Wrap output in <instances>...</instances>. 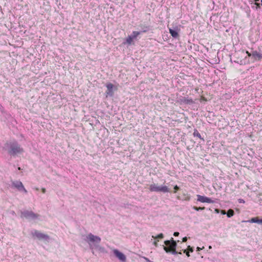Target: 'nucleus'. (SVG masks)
Listing matches in <instances>:
<instances>
[{"instance_id": "18", "label": "nucleus", "mask_w": 262, "mask_h": 262, "mask_svg": "<svg viewBox=\"0 0 262 262\" xmlns=\"http://www.w3.org/2000/svg\"><path fill=\"white\" fill-rule=\"evenodd\" d=\"M259 1L260 0H254V5H255V9L256 10H258L260 8V4L259 3Z\"/></svg>"}, {"instance_id": "25", "label": "nucleus", "mask_w": 262, "mask_h": 262, "mask_svg": "<svg viewBox=\"0 0 262 262\" xmlns=\"http://www.w3.org/2000/svg\"><path fill=\"white\" fill-rule=\"evenodd\" d=\"M158 239H156L154 243H153V244L156 246V247H157L158 246Z\"/></svg>"}, {"instance_id": "26", "label": "nucleus", "mask_w": 262, "mask_h": 262, "mask_svg": "<svg viewBox=\"0 0 262 262\" xmlns=\"http://www.w3.org/2000/svg\"><path fill=\"white\" fill-rule=\"evenodd\" d=\"M246 53L247 54L248 57L252 56V53H249L248 51L246 52Z\"/></svg>"}, {"instance_id": "19", "label": "nucleus", "mask_w": 262, "mask_h": 262, "mask_svg": "<svg viewBox=\"0 0 262 262\" xmlns=\"http://www.w3.org/2000/svg\"><path fill=\"white\" fill-rule=\"evenodd\" d=\"M164 237V235L163 233H160L157 236H152V238H154L155 239H158L159 238L162 239Z\"/></svg>"}, {"instance_id": "33", "label": "nucleus", "mask_w": 262, "mask_h": 262, "mask_svg": "<svg viewBox=\"0 0 262 262\" xmlns=\"http://www.w3.org/2000/svg\"><path fill=\"white\" fill-rule=\"evenodd\" d=\"M215 211L216 212H217V213H219V209H215Z\"/></svg>"}, {"instance_id": "24", "label": "nucleus", "mask_w": 262, "mask_h": 262, "mask_svg": "<svg viewBox=\"0 0 262 262\" xmlns=\"http://www.w3.org/2000/svg\"><path fill=\"white\" fill-rule=\"evenodd\" d=\"M174 193H176L177 191L179 189V187L177 185H176L174 187Z\"/></svg>"}, {"instance_id": "28", "label": "nucleus", "mask_w": 262, "mask_h": 262, "mask_svg": "<svg viewBox=\"0 0 262 262\" xmlns=\"http://www.w3.org/2000/svg\"><path fill=\"white\" fill-rule=\"evenodd\" d=\"M179 235V233L178 232H174L173 233V235L175 236H177Z\"/></svg>"}, {"instance_id": "10", "label": "nucleus", "mask_w": 262, "mask_h": 262, "mask_svg": "<svg viewBox=\"0 0 262 262\" xmlns=\"http://www.w3.org/2000/svg\"><path fill=\"white\" fill-rule=\"evenodd\" d=\"M197 201L202 203H213V201L209 198L199 194L196 195Z\"/></svg>"}, {"instance_id": "35", "label": "nucleus", "mask_w": 262, "mask_h": 262, "mask_svg": "<svg viewBox=\"0 0 262 262\" xmlns=\"http://www.w3.org/2000/svg\"><path fill=\"white\" fill-rule=\"evenodd\" d=\"M35 189H36V190H37V191L39 190V189H38V188H35Z\"/></svg>"}, {"instance_id": "12", "label": "nucleus", "mask_w": 262, "mask_h": 262, "mask_svg": "<svg viewBox=\"0 0 262 262\" xmlns=\"http://www.w3.org/2000/svg\"><path fill=\"white\" fill-rule=\"evenodd\" d=\"M244 222H250V223H256L259 224H262V219H259L258 217H255L251 219L249 221H244Z\"/></svg>"}, {"instance_id": "37", "label": "nucleus", "mask_w": 262, "mask_h": 262, "mask_svg": "<svg viewBox=\"0 0 262 262\" xmlns=\"http://www.w3.org/2000/svg\"><path fill=\"white\" fill-rule=\"evenodd\" d=\"M261 5L262 6V0H260Z\"/></svg>"}, {"instance_id": "23", "label": "nucleus", "mask_w": 262, "mask_h": 262, "mask_svg": "<svg viewBox=\"0 0 262 262\" xmlns=\"http://www.w3.org/2000/svg\"><path fill=\"white\" fill-rule=\"evenodd\" d=\"M187 249L189 252L190 251L191 252H192L193 251L192 247H190V246H188Z\"/></svg>"}, {"instance_id": "17", "label": "nucleus", "mask_w": 262, "mask_h": 262, "mask_svg": "<svg viewBox=\"0 0 262 262\" xmlns=\"http://www.w3.org/2000/svg\"><path fill=\"white\" fill-rule=\"evenodd\" d=\"M234 214V211L231 209H229L228 211H227V215L228 217H232V216H233Z\"/></svg>"}, {"instance_id": "1", "label": "nucleus", "mask_w": 262, "mask_h": 262, "mask_svg": "<svg viewBox=\"0 0 262 262\" xmlns=\"http://www.w3.org/2000/svg\"><path fill=\"white\" fill-rule=\"evenodd\" d=\"M6 145L8 148V153L11 155L14 156L24 152L23 148L16 141L7 142Z\"/></svg>"}, {"instance_id": "2", "label": "nucleus", "mask_w": 262, "mask_h": 262, "mask_svg": "<svg viewBox=\"0 0 262 262\" xmlns=\"http://www.w3.org/2000/svg\"><path fill=\"white\" fill-rule=\"evenodd\" d=\"M164 244L166 246H164L163 249L166 252H171L173 254H182L181 252L176 251L177 243L172 237L171 238L170 240L164 241Z\"/></svg>"}, {"instance_id": "21", "label": "nucleus", "mask_w": 262, "mask_h": 262, "mask_svg": "<svg viewBox=\"0 0 262 262\" xmlns=\"http://www.w3.org/2000/svg\"><path fill=\"white\" fill-rule=\"evenodd\" d=\"M193 209H194L196 211H199V210H203L205 209V207H196V206H194L193 207Z\"/></svg>"}, {"instance_id": "39", "label": "nucleus", "mask_w": 262, "mask_h": 262, "mask_svg": "<svg viewBox=\"0 0 262 262\" xmlns=\"http://www.w3.org/2000/svg\"><path fill=\"white\" fill-rule=\"evenodd\" d=\"M242 202H244V201H240V203H242Z\"/></svg>"}, {"instance_id": "16", "label": "nucleus", "mask_w": 262, "mask_h": 262, "mask_svg": "<svg viewBox=\"0 0 262 262\" xmlns=\"http://www.w3.org/2000/svg\"><path fill=\"white\" fill-rule=\"evenodd\" d=\"M169 31L170 34L173 37L177 38L179 36V34L177 31H176L171 29H169Z\"/></svg>"}, {"instance_id": "30", "label": "nucleus", "mask_w": 262, "mask_h": 262, "mask_svg": "<svg viewBox=\"0 0 262 262\" xmlns=\"http://www.w3.org/2000/svg\"><path fill=\"white\" fill-rule=\"evenodd\" d=\"M201 100L206 101V99L204 97L202 96L201 98Z\"/></svg>"}, {"instance_id": "43", "label": "nucleus", "mask_w": 262, "mask_h": 262, "mask_svg": "<svg viewBox=\"0 0 262 262\" xmlns=\"http://www.w3.org/2000/svg\"><path fill=\"white\" fill-rule=\"evenodd\" d=\"M261 262H262V261Z\"/></svg>"}, {"instance_id": "6", "label": "nucleus", "mask_w": 262, "mask_h": 262, "mask_svg": "<svg viewBox=\"0 0 262 262\" xmlns=\"http://www.w3.org/2000/svg\"><path fill=\"white\" fill-rule=\"evenodd\" d=\"M101 238L97 236H95L92 233L89 234L86 236V242L90 245L91 243L99 244Z\"/></svg>"}, {"instance_id": "27", "label": "nucleus", "mask_w": 262, "mask_h": 262, "mask_svg": "<svg viewBox=\"0 0 262 262\" xmlns=\"http://www.w3.org/2000/svg\"><path fill=\"white\" fill-rule=\"evenodd\" d=\"M187 237H184L182 239V242H186L187 241Z\"/></svg>"}, {"instance_id": "40", "label": "nucleus", "mask_w": 262, "mask_h": 262, "mask_svg": "<svg viewBox=\"0 0 262 262\" xmlns=\"http://www.w3.org/2000/svg\"><path fill=\"white\" fill-rule=\"evenodd\" d=\"M242 202H244V201H240V203H242Z\"/></svg>"}, {"instance_id": "11", "label": "nucleus", "mask_w": 262, "mask_h": 262, "mask_svg": "<svg viewBox=\"0 0 262 262\" xmlns=\"http://www.w3.org/2000/svg\"><path fill=\"white\" fill-rule=\"evenodd\" d=\"M106 87L107 88L106 94L112 96L113 95V89L114 88V85L111 83H107L106 85Z\"/></svg>"}, {"instance_id": "41", "label": "nucleus", "mask_w": 262, "mask_h": 262, "mask_svg": "<svg viewBox=\"0 0 262 262\" xmlns=\"http://www.w3.org/2000/svg\"><path fill=\"white\" fill-rule=\"evenodd\" d=\"M146 31V30H144L143 31V32H145Z\"/></svg>"}, {"instance_id": "20", "label": "nucleus", "mask_w": 262, "mask_h": 262, "mask_svg": "<svg viewBox=\"0 0 262 262\" xmlns=\"http://www.w3.org/2000/svg\"><path fill=\"white\" fill-rule=\"evenodd\" d=\"M193 135V136L194 137H198L199 138H200V139L201 138V134H200V133L196 129H195L194 130Z\"/></svg>"}, {"instance_id": "31", "label": "nucleus", "mask_w": 262, "mask_h": 262, "mask_svg": "<svg viewBox=\"0 0 262 262\" xmlns=\"http://www.w3.org/2000/svg\"><path fill=\"white\" fill-rule=\"evenodd\" d=\"M41 191H42V193H45L46 192V189L45 188H42L41 189Z\"/></svg>"}, {"instance_id": "34", "label": "nucleus", "mask_w": 262, "mask_h": 262, "mask_svg": "<svg viewBox=\"0 0 262 262\" xmlns=\"http://www.w3.org/2000/svg\"><path fill=\"white\" fill-rule=\"evenodd\" d=\"M186 200H190V197H188V198L187 199H186Z\"/></svg>"}, {"instance_id": "22", "label": "nucleus", "mask_w": 262, "mask_h": 262, "mask_svg": "<svg viewBox=\"0 0 262 262\" xmlns=\"http://www.w3.org/2000/svg\"><path fill=\"white\" fill-rule=\"evenodd\" d=\"M183 253H185L188 257L190 256L189 252L187 250H183Z\"/></svg>"}, {"instance_id": "13", "label": "nucleus", "mask_w": 262, "mask_h": 262, "mask_svg": "<svg viewBox=\"0 0 262 262\" xmlns=\"http://www.w3.org/2000/svg\"><path fill=\"white\" fill-rule=\"evenodd\" d=\"M244 222H250V223H256L259 224H262V219H259L258 217H255L251 219L249 221H244Z\"/></svg>"}, {"instance_id": "8", "label": "nucleus", "mask_w": 262, "mask_h": 262, "mask_svg": "<svg viewBox=\"0 0 262 262\" xmlns=\"http://www.w3.org/2000/svg\"><path fill=\"white\" fill-rule=\"evenodd\" d=\"M38 214L34 213L31 211H24L21 212V216L26 218L35 219L38 217Z\"/></svg>"}, {"instance_id": "15", "label": "nucleus", "mask_w": 262, "mask_h": 262, "mask_svg": "<svg viewBox=\"0 0 262 262\" xmlns=\"http://www.w3.org/2000/svg\"><path fill=\"white\" fill-rule=\"evenodd\" d=\"M181 102L185 104H191L193 103L192 99H188L185 97L181 99Z\"/></svg>"}, {"instance_id": "14", "label": "nucleus", "mask_w": 262, "mask_h": 262, "mask_svg": "<svg viewBox=\"0 0 262 262\" xmlns=\"http://www.w3.org/2000/svg\"><path fill=\"white\" fill-rule=\"evenodd\" d=\"M252 56L257 60H260L262 59V54L258 53L257 51H254L252 53Z\"/></svg>"}, {"instance_id": "29", "label": "nucleus", "mask_w": 262, "mask_h": 262, "mask_svg": "<svg viewBox=\"0 0 262 262\" xmlns=\"http://www.w3.org/2000/svg\"><path fill=\"white\" fill-rule=\"evenodd\" d=\"M144 259H145V260L146 261V262H153V261H151V260H150L147 257H144Z\"/></svg>"}, {"instance_id": "38", "label": "nucleus", "mask_w": 262, "mask_h": 262, "mask_svg": "<svg viewBox=\"0 0 262 262\" xmlns=\"http://www.w3.org/2000/svg\"><path fill=\"white\" fill-rule=\"evenodd\" d=\"M242 202H244V201H240V203H242Z\"/></svg>"}, {"instance_id": "36", "label": "nucleus", "mask_w": 262, "mask_h": 262, "mask_svg": "<svg viewBox=\"0 0 262 262\" xmlns=\"http://www.w3.org/2000/svg\"><path fill=\"white\" fill-rule=\"evenodd\" d=\"M242 53H244V50L242 51Z\"/></svg>"}, {"instance_id": "42", "label": "nucleus", "mask_w": 262, "mask_h": 262, "mask_svg": "<svg viewBox=\"0 0 262 262\" xmlns=\"http://www.w3.org/2000/svg\"><path fill=\"white\" fill-rule=\"evenodd\" d=\"M18 170H20V167H18Z\"/></svg>"}, {"instance_id": "32", "label": "nucleus", "mask_w": 262, "mask_h": 262, "mask_svg": "<svg viewBox=\"0 0 262 262\" xmlns=\"http://www.w3.org/2000/svg\"><path fill=\"white\" fill-rule=\"evenodd\" d=\"M221 213H222V214H226V212H225V210H222Z\"/></svg>"}, {"instance_id": "4", "label": "nucleus", "mask_w": 262, "mask_h": 262, "mask_svg": "<svg viewBox=\"0 0 262 262\" xmlns=\"http://www.w3.org/2000/svg\"><path fill=\"white\" fill-rule=\"evenodd\" d=\"M140 33L141 32L139 31H133L132 35H129L126 37L125 41L123 42V44H127L128 45H134L135 43L134 42V40L136 39Z\"/></svg>"}, {"instance_id": "3", "label": "nucleus", "mask_w": 262, "mask_h": 262, "mask_svg": "<svg viewBox=\"0 0 262 262\" xmlns=\"http://www.w3.org/2000/svg\"><path fill=\"white\" fill-rule=\"evenodd\" d=\"M149 189L151 192H170L169 188L166 185L158 186L157 184H152L149 185Z\"/></svg>"}, {"instance_id": "9", "label": "nucleus", "mask_w": 262, "mask_h": 262, "mask_svg": "<svg viewBox=\"0 0 262 262\" xmlns=\"http://www.w3.org/2000/svg\"><path fill=\"white\" fill-rule=\"evenodd\" d=\"M113 253L121 261L125 262L126 260V256L117 249L113 250Z\"/></svg>"}, {"instance_id": "5", "label": "nucleus", "mask_w": 262, "mask_h": 262, "mask_svg": "<svg viewBox=\"0 0 262 262\" xmlns=\"http://www.w3.org/2000/svg\"><path fill=\"white\" fill-rule=\"evenodd\" d=\"M32 235L33 237L36 238L39 240H48L49 239V236L48 235L41 233L36 230L32 232Z\"/></svg>"}, {"instance_id": "7", "label": "nucleus", "mask_w": 262, "mask_h": 262, "mask_svg": "<svg viewBox=\"0 0 262 262\" xmlns=\"http://www.w3.org/2000/svg\"><path fill=\"white\" fill-rule=\"evenodd\" d=\"M13 187L17 189L19 191H23L25 193H27V190L24 187L21 182L19 181H14L12 182Z\"/></svg>"}]
</instances>
